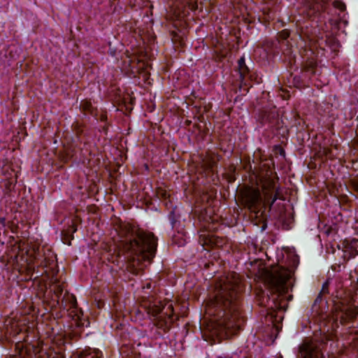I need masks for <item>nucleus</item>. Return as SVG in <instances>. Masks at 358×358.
Returning a JSON list of instances; mask_svg holds the SVG:
<instances>
[{
    "mask_svg": "<svg viewBox=\"0 0 358 358\" xmlns=\"http://www.w3.org/2000/svg\"><path fill=\"white\" fill-rule=\"evenodd\" d=\"M115 231V254L109 261L118 268L120 276L131 280L140 274L155 257L158 238L151 232L135 231L124 223L118 224Z\"/></svg>",
    "mask_w": 358,
    "mask_h": 358,
    "instance_id": "1",
    "label": "nucleus"
},
{
    "mask_svg": "<svg viewBox=\"0 0 358 358\" xmlns=\"http://www.w3.org/2000/svg\"><path fill=\"white\" fill-rule=\"evenodd\" d=\"M329 0H301L303 4L299 11V19L296 24L300 31L299 37L304 47L299 50L301 71L306 78L320 75L317 68V55L315 51V43L319 27L325 17Z\"/></svg>",
    "mask_w": 358,
    "mask_h": 358,
    "instance_id": "2",
    "label": "nucleus"
},
{
    "mask_svg": "<svg viewBox=\"0 0 358 358\" xmlns=\"http://www.w3.org/2000/svg\"><path fill=\"white\" fill-rule=\"evenodd\" d=\"M215 328L218 332L214 336H236L244 328L246 317L243 311L241 294L234 284L220 285L213 301ZM202 336H208L206 334ZM213 336V334L212 335Z\"/></svg>",
    "mask_w": 358,
    "mask_h": 358,
    "instance_id": "3",
    "label": "nucleus"
},
{
    "mask_svg": "<svg viewBox=\"0 0 358 358\" xmlns=\"http://www.w3.org/2000/svg\"><path fill=\"white\" fill-rule=\"evenodd\" d=\"M64 290L65 283L60 282L55 278L47 295L50 309L56 312L57 317L67 315L74 320L76 324H83V312L78 308L76 296L67 291L64 292Z\"/></svg>",
    "mask_w": 358,
    "mask_h": 358,
    "instance_id": "4",
    "label": "nucleus"
},
{
    "mask_svg": "<svg viewBox=\"0 0 358 358\" xmlns=\"http://www.w3.org/2000/svg\"><path fill=\"white\" fill-rule=\"evenodd\" d=\"M165 307L160 301H146L141 305V309L134 310L136 319H143L145 314L152 320L158 329L166 333L174 322V309L172 303Z\"/></svg>",
    "mask_w": 358,
    "mask_h": 358,
    "instance_id": "5",
    "label": "nucleus"
},
{
    "mask_svg": "<svg viewBox=\"0 0 358 358\" xmlns=\"http://www.w3.org/2000/svg\"><path fill=\"white\" fill-rule=\"evenodd\" d=\"M331 298V320L333 326L338 327L339 324H345L355 319L358 314V308L351 294L341 290L337 291L336 294H332Z\"/></svg>",
    "mask_w": 358,
    "mask_h": 358,
    "instance_id": "6",
    "label": "nucleus"
},
{
    "mask_svg": "<svg viewBox=\"0 0 358 358\" xmlns=\"http://www.w3.org/2000/svg\"><path fill=\"white\" fill-rule=\"evenodd\" d=\"M265 202L271 209L274 203L278 199L283 200L280 194V187L275 182L271 180L264 181L262 185V189L259 187H249L245 193V200L248 208L251 210H255Z\"/></svg>",
    "mask_w": 358,
    "mask_h": 358,
    "instance_id": "7",
    "label": "nucleus"
},
{
    "mask_svg": "<svg viewBox=\"0 0 358 358\" xmlns=\"http://www.w3.org/2000/svg\"><path fill=\"white\" fill-rule=\"evenodd\" d=\"M27 262L29 266H38L45 269V273H50L55 275L57 272V263L56 255L48 249L46 251H41L39 247H29L26 252Z\"/></svg>",
    "mask_w": 358,
    "mask_h": 358,
    "instance_id": "8",
    "label": "nucleus"
},
{
    "mask_svg": "<svg viewBox=\"0 0 358 358\" xmlns=\"http://www.w3.org/2000/svg\"><path fill=\"white\" fill-rule=\"evenodd\" d=\"M278 40H268L264 43V50L267 59H271L278 55L280 51V43L287 45L290 33L288 30L284 29L278 33Z\"/></svg>",
    "mask_w": 358,
    "mask_h": 358,
    "instance_id": "9",
    "label": "nucleus"
},
{
    "mask_svg": "<svg viewBox=\"0 0 358 358\" xmlns=\"http://www.w3.org/2000/svg\"><path fill=\"white\" fill-rule=\"evenodd\" d=\"M323 341H305L299 347V358H324L322 350Z\"/></svg>",
    "mask_w": 358,
    "mask_h": 358,
    "instance_id": "10",
    "label": "nucleus"
},
{
    "mask_svg": "<svg viewBox=\"0 0 358 358\" xmlns=\"http://www.w3.org/2000/svg\"><path fill=\"white\" fill-rule=\"evenodd\" d=\"M259 127L267 126L271 129L280 123L278 113L275 108L259 110L256 116Z\"/></svg>",
    "mask_w": 358,
    "mask_h": 358,
    "instance_id": "11",
    "label": "nucleus"
},
{
    "mask_svg": "<svg viewBox=\"0 0 358 358\" xmlns=\"http://www.w3.org/2000/svg\"><path fill=\"white\" fill-rule=\"evenodd\" d=\"M235 71L238 74V80L241 87L250 86V82L255 79L250 68L245 63L244 55L238 59Z\"/></svg>",
    "mask_w": 358,
    "mask_h": 358,
    "instance_id": "12",
    "label": "nucleus"
},
{
    "mask_svg": "<svg viewBox=\"0 0 358 358\" xmlns=\"http://www.w3.org/2000/svg\"><path fill=\"white\" fill-rule=\"evenodd\" d=\"M331 283V279H327L322 285V289L316 297L314 303L313 309L315 311L322 313L324 312V309L327 308L329 309L327 296L329 295V285Z\"/></svg>",
    "mask_w": 358,
    "mask_h": 358,
    "instance_id": "13",
    "label": "nucleus"
},
{
    "mask_svg": "<svg viewBox=\"0 0 358 358\" xmlns=\"http://www.w3.org/2000/svg\"><path fill=\"white\" fill-rule=\"evenodd\" d=\"M343 258L347 262L358 255V239H345L343 243Z\"/></svg>",
    "mask_w": 358,
    "mask_h": 358,
    "instance_id": "14",
    "label": "nucleus"
},
{
    "mask_svg": "<svg viewBox=\"0 0 358 358\" xmlns=\"http://www.w3.org/2000/svg\"><path fill=\"white\" fill-rule=\"evenodd\" d=\"M17 348L20 349V355L15 356V358H33V355L36 356L41 350L38 346L34 345H29L24 347L23 344L18 343Z\"/></svg>",
    "mask_w": 358,
    "mask_h": 358,
    "instance_id": "15",
    "label": "nucleus"
},
{
    "mask_svg": "<svg viewBox=\"0 0 358 358\" xmlns=\"http://www.w3.org/2000/svg\"><path fill=\"white\" fill-rule=\"evenodd\" d=\"M272 131H275V134L280 136V138L287 141L288 139L289 136V129L286 126L283 125L282 120H280V123L278 125L275 126L273 129H271Z\"/></svg>",
    "mask_w": 358,
    "mask_h": 358,
    "instance_id": "16",
    "label": "nucleus"
},
{
    "mask_svg": "<svg viewBox=\"0 0 358 358\" xmlns=\"http://www.w3.org/2000/svg\"><path fill=\"white\" fill-rule=\"evenodd\" d=\"M78 358H103L102 352L98 349L85 350Z\"/></svg>",
    "mask_w": 358,
    "mask_h": 358,
    "instance_id": "17",
    "label": "nucleus"
},
{
    "mask_svg": "<svg viewBox=\"0 0 358 358\" xmlns=\"http://www.w3.org/2000/svg\"><path fill=\"white\" fill-rule=\"evenodd\" d=\"M81 219L78 216H76L72 220L71 224L69 228V231L71 233V238H73V234L78 231V226L81 223Z\"/></svg>",
    "mask_w": 358,
    "mask_h": 358,
    "instance_id": "18",
    "label": "nucleus"
},
{
    "mask_svg": "<svg viewBox=\"0 0 358 358\" xmlns=\"http://www.w3.org/2000/svg\"><path fill=\"white\" fill-rule=\"evenodd\" d=\"M168 218H169L171 228L174 229L176 227V223L178 222V220L176 218V215L175 214L174 210H171L169 213V214L168 215Z\"/></svg>",
    "mask_w": 358,
    "mask_h": 358,
    "instance_id": "19",
    "label": "nucleus"
},
{
    "mask_svg": "<svg viewBox=\"0 0 358 358\" xmlns=\"http://www.w3.org/2000/svg\"><path fill=\"white\" fill-rule=\"evenodd\" d=\"M333 5L335 8H338L342 12L346 10L345 4L342 1L336 0L334 1Z\"/></svg>",
    "mask_w": 358,
    "mask_h": 358,
    "instance_id": "20",
    "label": "nucleus"
},
{
    "mask_svg": "<svg viewBox=\"0 0 358 358\" xmlns=\"http://www.w3.org/2000/svg\"><path fill=\"white\" fill-rule=\"evenodd\" d=\"M273 151L275 154L279 155L282 157H285V151L280 145H275L273 146Z\"/></svg>",
    "mask_w": 358,
    "mask_h": 358,
    "instance_id": "21",
    "label": "nucleus"
},
{
    "mask_svg": "<svg viewBox=\"0 0 358 358\" xmlns=\"http://www.w3.org/2000/svg\"><path fill=\"white\" fill-rule=\"evenodd\" d=\"M278 289L280 292H285L287 289L286 287V282L283 280H280V282H278Z\"/></svg>",
    "mask_w": 358,
    "mask_h": 358,
    "instance_id": "22",
    "label": "nucleus"
},
{
    "mask_svg": "<svg viewBox=\"0 0 358 358\" xmlns=\"http://www.w3.org/2000/svg\"><path fill=\"white\" fill-rule=\"evenodd\" d=\"M110 126V123L104 124L103 126L101 127V129H99V131L106 135L108 134V128Z\"/></svg>",
    "mask_w": 358,
    "mask_h": 358,
    "instance_id": "23",
    "label": "nucleus"
},
{
    "mask_svg": "<svg viewBox=\"0 0 358 358\" xmlns=\"http://www.w3.org/2000/svg\"><path fill=\"white\" fill-rule=\"evenodd\" d=\"M15 183L16 179L9 180L6 184L7 189L11 190L12 188H14Z\"/></svg>",
    "mask_w": 358,
    "mask_h": 358,
    "instance_id": "24",
    "label": "nucleus"
},
{
    "mask_svg": "<svg viewBox=\"0 0 358 358\" xmlns=\"http://www.w3.org/2000/svg\"><path fill=\"white\" fill-rule=\"evenodd\" d=\"M273 328L275 330V334L273 335V334L272 333L271 334H269L268 336H278V334L280 333L282 327H280L278 324H275L273 325Z\"/></svg>",
    "mask_w": 358,
    "mask_h": 358,
    "instance_id": "25",
    "label": "nucleus"
},
{
    "mask_svg": "<svg viewBox=\"0 0 358 358\" xmlns=\"http://www.w3.org/2000/svg\"><path fill=\"white\" fill-rule=\"evenodd\" d=\"M99 120H100L101 122H103L104 124L109 123L108 122V117H107V115L106 113L101 114V115L99 117Z\"/></svg>",
    "mask_w": 358,
    "mask_h": 358,
    "instance_id": "26",
    "label": "nucleus"
},
{
    "mask_svg": "<svg viewBox=\"0 0 358 358\" xmlns=\"http://www.w3.org/2000/svg\"><path fill=\"white\" fill-rule=\"evenodd\" d=\"M6 219L4 217H0V223L2 224H5Z\"/></svg>",
    "mask_w": 358,
    "mask_h": 358,
    "instance_id": "27",
    "label": "nucleus"
},
{
    "mask_svg": "<svg viewBox=\"0 0 358 358\" xmlns=\"http://www.w3.org/2000/svg\"><path fill=\"white\" fill-rule=\"evenodd\" d=\"M320 336H334V335H333V334H324V333L322 334V333H320Z\"/></svg>",
    "mask_w": 358,
    "mask_h": 358,
    "instance_id": "28",
    "label": "nucleus"
},
{
    "mask_svg": "<svg viewBox=\"0 0 358 358\" xmlns=\"http://www.w3.org/2000/svg\"><path fill=\"white\" fill-rule=\"evenodd\" d=\"M191 122H191V121H189V120H187V121H186V124H187V125H190Z\"/></svg>",
    "mask_w": 358,
    "mask_h": 358,
    "instance_id": "29",
    "label": "nucleus"
},
{
    "mask_svg": "<svg viewBox=\"0 0 358 358\" xmlns=\"http://www.w3.org/2000/svg\"><path fill=\"white\" fill-rule=\"evenodd\" d=\"M204 338H205V339H204V340H205L206 341H208H208H209V340H208V339H207V338H211L212 337H204Z\"/></svg>",
    "mask_w": 358,
    "mask_h": 358,
    "instance_id": "30",
    "label": "nucleus"
},
{
    "mask_svg": "<svg viewBox=\"0 0 358 358\" xmlns=\"http://www.w3.org/2000/svg\"><path fill=\"white\" fill-rule=\"evenodd\" d=\"M56 336H59V334H57ZM69 336H76V334H69Z\"/></svg>",
    "mask_w": 358,
    "mask_h": 358,
    "instance_id": "31",
    "label": "nucleus"
},
{
    "mask_svg": "<svg viewBox=\"0 0 358 358\" xmlns=\"http://www.w3.org/2000/svg\"><path fill=\"white\" fill-rule=\"evenodd\" d=\"M85 336H90V334H89V333H87V334H86V335H85Z\"/></svg>",
    "mask_w": 358,
    "mask_h": 358,
    "instance_id": "32",
    "label": "nucleus"
},
{
    "mask_svg": "<svg viewBox=\"0 0 358 358\" xmlns=\"http://www.w3.org/2000/svg\"><path fill=\"white\" fill-rule=\"evenodd\" d=\"M357 103H358V99H357Z\"/></svg>",
    "mask_w": 358,
    "mask_h": 358,
    "instance_id": "33",
    "label": "nucleus"
}]
</instances>
